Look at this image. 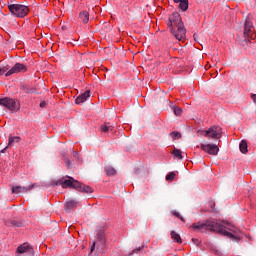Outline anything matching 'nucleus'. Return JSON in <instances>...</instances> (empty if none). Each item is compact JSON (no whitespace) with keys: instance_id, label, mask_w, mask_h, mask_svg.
Instances as JSON below:
<instances>
[{"instance_id":"nucleus-17","label":"nucleus","mask_w":256,"mask_h":256,"mask_svg":"<svg viewBox=\"0 0 256 256\" xmlns=\"http://www.w3.org/2000/svg\"><path fill=\"white\" fill-rule=\"evenodd\" d=\"M105 172L108 177H114V175H117V170L111 165H106L105 166Z\"/></svg>"},{"instance_id":"nucleus-30","label":"nucleus","mask_w":256,"mask_h":256,"mask_svg":"<svg viewBox=\"0 0 256 256\" xmlns=\"http://www.w3.org/2000/svg\"><path fill=\"white\" fill-rule=\"evenodd\" d=\"M95 245H97L96 242H92V245L90 247V253H93V251H95Z\"/></svg>"},{"instance_id":"nucleus-10","label":"nucleus","mask_w":256,"mask_h":256,"mask_svg":"<svg viewBox=\"0 0 256 256\" xmlns=\"http://www.w3.org/2000/svg\"><path fill=\"white\" fill-rule=\"evenodd\" d=\"M244 37L254 39L255 35L253 34V23L249 20L245 21L244 24Z\"/></svg>"},{"instance_id":"nucleus-7","label":"nucleus","mask_w":256,"mask_h":256,"mask_svg":"<svg viewBox=\"0 0 256 256\" xmlns=\"http://www.w3.org/2000/svg\"><path fill=\"white\" fill-rule=\"evenodd\" d=\"M27 71V65L16 63L9 72H6V77H10V75H14V73H26Z\"/></svg>"},{"instance_id":"nucleus-25","label":"nucleus","mask_w":256,"mask_h":256,"mask_svg":"<svg viewBox=\"0 0 256 256\" xmlns=\"http://www.w3.org/2000/svg\"><path fill=\"white\" fill-rule=\"evenodd\" d=\"M173 110H174L175 115L178 117L181 116V114L183 113V110L177 106H174Z\"/></svg>"},{"instance_id":"nucleus-27","label":"nucleus","mask_w":256,"mask_h":256,"mask_svg":"<svg viewBox=\"0 0 256 256\" xmlns=\"http://www.w3.org/2000/svg\"><path fill=\"white\" fill-rule=\"evenodd\" d=\"M9 71V66H3L0 68V75H3L4 73H7Z\"/></svg>"},{"instance_id":"nucleus-31","label":"nucleus","mask_w":256,"mask_h":256,"mask_svg":"<svg viewBox=\"0 0 256 256\" xmlns=\"http://www.w3.org/2000/svg\"><path fill=\"white\" fill-rule=\"evenodd\" d=\"M192 242L194 243V245H199V243H201L199 239L196 238H192Z\"/></svg>"},{"instance_id":"nucleus-11","label":"nucleus","mask_w":256,"mask_h":256,"mask_svg":"<svg viewBox=\"0 0 256 256\" xmlns=\"http://www.w3.org/2000/svg\"><path fill=\"white\" fill-rule=\"evenodd\" d=\"M6 227H25V221L23 220H6L5 222Z\"/></svg>"},{"instance_id":"nucleus-1","label":"nucleus","mask_w":256,"mask_h":256,"mask_svg":"<svg viewBox=\"0 0 256 256\" xmlns=\"http://www.w3.org/2000/svg\"><path fill=\"white\" fill-rule=\"evenodd\" d=\"M191 229L194 231H201V233L205 231H213V233H219L220 235H225V237H229L230 239H235V235L228 231H232L235 233V230L227 226L223 225L222 223L215 222V220H206L205 222H196L190 226Z\"/></svg>"},{"instance_id":"nucleus-32","label":"nucleus","mask_w":256,"mask_h":256,"mask_svg":"<svg viewBox=\"0 0 256 256\" xmlns=\"http://www.w3.org/2000/svg\"><path fill=\"white\" fill-rule=\"evenodd\" d=\"M9 149V146H6L4 149L0 151V153H5Z\"/></svg>"},{"instance_id":"nucleus-34","label":"nucleus","mask_w":256,"mask_h":256,"mask_svg":"<svg viewBox=\"0 0 256 256\" xmlns=\"http://www.w3.org/2000/svg\"><path fill=\"white\" fill-rule=\"evenodd\" d=\"M254 101L256 102V94L252 95Z\"/></svg>"},{"instance_id":"nucleus-33","label":"nucleus","mask_w":256,"mask_h":256,"mask_svg":"<svg viewBox=\"0 0 256 256\" xmlns=\"http://www.w3.org/2000/svg\"><path fill=\"white\" fill-rule=\"evenodd\" d=\"M46 105H47L46 102H41V103H40V107H42V108L45 107Z\"/></svg>"},{"instance_id":"nucleus-20","label":"nucleus","mask_w":256,"mask_h":256,"mask_svg":"<svg viewBox=\"0 0 256 256\" xmlns=\"http://www.w3.org/2000/svg\"><path fill=\"white\" fill-rule=\"evenodd\" d=\"M170 235H171V239L176 241V243H183V240L181 239V235H179L177 232L171 231Z\"/></svg>"},{"instance_id":"nucleus-23","label":"nucleus","mask_w":256,"mask_h":256,"mask_svg":"<svg viewBox=\"0 0 256 256\" xmlns=\"http://www.w3.org/2000/svg\"><path fill=\"white\" fill-rule=\"evenodd\" d=\"M170 135H171L173 141H175L177 139H181V133H179L178 131H174Z\"/></svg>"},{"instance_id":"nucleus-6","label":"nucleus","mask_w":256,"mask_h":256,"mask_svg":"<svg viewBox=\"0 0 256 256\" xmlns=\"http://www.w3.org/2000/svg\"><path fill=\"white\" fill-rule=\"evenodd\" d=\"M223 132L219 126H211L208 130H203L202 135L210 139H221Z\"/></svg>"},{"instance_id":"nucleus-29","label":"nucleus","mask_w":256,"mask_h":256,"mask_svg":"<svg viewBox=\"0 0 256 256\" xmlns=\"http://www.w3.org/2000/svg\"><path fill=\"white\" fill-rule=\"evenodd\" d=\"M64 161H65L66 167H71V160H69L68 158H65Z\"/></svg>"},{"instance_id":"nucleus-4","label":"nucleus","mask_w":256,"mask_h":256,"mask_svg":"<svg viewBox=\"0 0 256 256\" xmlns=\"http://www.w3.org/2000/svg\"><path fill=\"white\" fill-rule=\"evenodd\" d=\"M7 7L14 17H27L29 15V7L22 4H15L13 1L7 3Z\"/></svg>"},{"instance_id":"nucleus-8","label":"nucleus","mask_w":256,"mask_h":256,"mask_svg":"<svg viewBox=\"0 0 256 256\" xmlns=\"http://www.w3.org/2000/svg\"><path fill=\"white\" fill-rule=\"evenodd\" d=\"M201 149L209 155H217V153H219V146L216 144H202Z\"/></svg>"},{"instance_id":"nucleus-16","label":"nucleus","mask_w":256,"mask_h":256,"mask_svg":"<svg viewBox=\"0 0 256 256\" xmlns=\"http://www.w3.org/2000/svg\"><path fill=\"white\" fill-rule=\"evenodd\" d=\"M174 3H179V8L182 11H187V9H189V0H174Z\"/></svg>"},{"instance_id":"nucleus-18","label":"nucleus","mask_w":256,"mask_h":256,"mask_svg":"<svg viewBox=\"0 0 256 256\" xmlns=\"http://www.w3.org/2000/svg\"><path fill=\"white\" fill-rule=\"evenodd\" d=\"M79 19H80V21H82V23H84V24L89 23V12H87V11H82V12H80V14H79Z\"/></svg>"},{"instance_id":"nucleus-9","label":"nucleus","mask_w":256,"mask_h":256,"mask_svg":"<svg viewBox=\"0 0 256 256\" xmlns=\"http://www.w3.org/2000/svg\"><path fill=\"white\" fill-rule=\"evenodd\" d=\"M34 188H35V184H30L28 187L13 186L12 193H14V195H21V193H29V191H31Z\"/></svg>"},{"instance_id":"nucleus-22","label":"nucleus","mask_w":256,"mask_h":256,"mask_svg":"<svg viewBox=\"0 0 256 256\" xmlns=\"http://www.w3.org/2000/svg\"><path fill=\"white\" fill-rule=\"evenodd\" d=\"M172 154L174 155V157H176L177 159H183V154L181 152V150L175 148L172 152Z\"/></svg>"},{"instance_id":"nucleus-15","label":"nucleus","mask_w":256,"mask_h":256,"mask_svg":"<svg viewBox=\"0 0 256 256\" xmlns=\"http://www.w3.org/2000/svg\"><path fill=\"white\" fill-rule=\"evenodd\" d=\"M77 200H70L65 203V211L67 213L71 212L72 209H75L77 207Z\"/></svg>"},{"instance_id":"nucleus-3","label":"nucleus","mask_w":256,"mask_h":256,"mask_svg":"<svg viewBox=\"0 0 256 256\" xmlns=\"http://www.w3.org/2000/svg\"><path fill=\"white\" fill-rule=\"evenodd\" d=\"M62 187L65 189V187H70L72 189H77L78 191H81L82 193H93V188L89 187L85 184L79 183V181L74 180L73 177H68L67 180H64L61 183Z\"/></svg>"},{"instance_id":"nucleus-5","label":"nucleus","mask_w":256,"mask_h":256,"mask_svg":"<svg viewBox=\"0 0 256 256\" xmlns=\"http://www.w3.org/2000/svg\"><path fill=\"white\" fill-rule=\"evenodd\" d=\"M0 105L6 107V109H9V111H11L12 113H15L16 111H19V109H21V104L19 103V100H15L9 97L0 98Z\"/></svg>"},{"instance_id":"nucleus-19","label":"nucleus","mask_w":256,"mask_h":256,"mask_svg":"<svg viewBox=\"0 0 256 256\" xmlns=\"http://www.w3.org/2000/svg\"><path fill=\"white\" fill-rule=\"evenodd\" d=\"M19 141H21V137L19 136L9 137L8 147H13V145H15V143H19Z\"/></svg>"},{"instance_id":"nucleus-14","label":"nucleus","mask_w":256,"mask_h":256,"mask_svg":"<svg viewBox=\"0 0 256 256\" xmlns=\"http://www.w3.org/2000/svg\"><path fill=\"white\" fill-rule=\"evenodd\" d=\"M96 239L97 242L100 243V245H105V230L104 229H100L98 230L97 234H96Z\"/></svg>"},{"instance_id":"nucleus-21","label":"nucleus","mask_w":256,"mask_h":256,"mask_svg":"<svg viewBox=\"0 0 256 256\" xmlns=\"http://www.w3.org/2000/svg\"><path fill=\"white\" fill-rule=\"evenodd\" d=\"M247 141H245V140H242L241 142H240V145H239V148H240V151H241V153H247V151H248V149H247Z\"/></svg>"},{"instance_id":"nucleus-13","label":"nucleus","mask_w":256,"mask_h":256,"mask_svg":"<svg viewBox=\"0 0 256 256\" xmlns=\"http://www.w3.org/2000/svg\"><path fill=\"white\" fill-rule=\"evenodd\" d=\"M90 93L91 91L87 90L84 93L80 94L75 100L76 105H81V103H85V101L89 99Z\"/></svg>"},{"instance_id":"nucleus-12","label":"nucleus","mask_w":256,"mask_h":256,"mask_svg":"<svg viewBox=\"0 0 256 256\" xmlns=\"http://www.w3.org/2000/svg\"><path fill=\"white\" fill-rule=\"evenodd\" d=\"M17 253H27V255H31V253H33V248L31 245L24 243L17 248Z\"/></svg>"},{"instance_id":"nucleus-24","label":"nucleus","mask_w":256,"mask_h":256,"mask_svg":"<svg viewBox=\"0 0 256 256\" xmlns=\"http://www.w3.org/2000/svg\"><path fill=\"white\" fill-rule=\"evenodd\" d=\"M101 131L103 133H108V131H113V127L104 125V126H101Z\"/></svg>"},{"instance_id":"nucleus-2","label":"nucleus","mask_w":256,"mask_h":256,"mask_svg":"<svg viewBox=\"0 0 256 256\" xmlns=\"http://www.w3.org/2000/svg\"><path fill=\"white\" fill-rule=\"evenodd\" d=\"M168 27H170L172 35H174L178 41H183V39H185L187 30L185 29V25L183 24V20L179 13L174 12L169 17Z\"/></svg>"},{"instance_id":"nucleus-26","label":"nucleus","mask_w":256,"mask_h":256,"mask_svg":"<svg viewBox=\"0 0 256 256\" xmlns=\"http://www.w3.org/2000/svg\"><path fill=\"white\" fill-rule=\"evenodd\" d=\"M173 179H175V172H170V173L166 176V181H173Z\"/></svg>"},{"instance_id":"nucleus-28","label":"nucleus","mask_w":256,"mask_h":256,"mask_svg":"<svg viewBox=\"0 0 256 256\" xmlns=\"http://www.w3.org/2000/svg\"><path fill=\"white\" fill-rule=\"evenodd\" d=\"M173 215L185 223V218H183L179 212H173Z\"/></svg>"}]
</instances>
